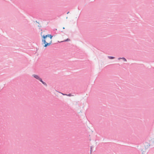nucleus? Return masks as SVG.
Wrapping results in <instances>:
<instances>
[{"label": "nucleus", "instance_id": "obj_6", "mask_svg": "<svg viewBox=\"0 0 154 154\" xmlns=\"http://www.w3.org/2000/svg\"><path fill=\"white\" fill-rule=\"evenodd\" d=\"M53 37V35L51 34H49V37L50 38V39L51 40L52 39V38Z\"/></svg>", "mask_w": 154, "mask_h": 154}, {"label": "nucleus", "instance_id": "obj_5", "mask_svg": "<svg viewBox=\"0 0 154 154\" xmlns=\"http://www.w3.org/2000/svg\"><path fill=\"white\" fill-rule=\"evenodd\" d=\"M108 57L109 59H112L115 58V57H112V56H108Z\"/></svg>", "mask_w": 154, "mask_h": 154}, {"label": "nucleus", "instance_id": "obj_10", "mask_svg": "<svg viewBox=\"0 0 154 154\" xmlns=\"http://www.w3.org/2000/svg\"><path fill=\"white\" fill-rule=\"evenodd\" d=\"M91 150H92V148L91 147Z\"/></svg>", "mask_w": 154, "mask_h": 154}, {"label": "nucleus", "instance_id": "obj_2", "mask_svg": "<svg viewBox=\"0 0 154 154\" xmlns=\"http://www.w3.org/2000/svg\"><path fill=\"white\" fill-rule=\"evenodd\" d=\"M35 78L37 79L39 81H40V80H41L42 79L40 78L39 76L37 75H32Z\"/></svg>", "mask_w": 154, "mask_h": 154}, {"label": "nucleus", "instance_id": "obj_11", "mask_svg": "<svg viewBox=\"0 0 154 154\" xmlns=\"http://www.w3.org/2000/svg\"><path fill=\"white\" fill-rule=\"evenodd\" d=\"M62 94L63 95H67V94Z\"/></svg>", "mask_w": 154, "mask_h": 154}, {"label": "nucleus", "instance_id": "obj_8", "mask_svg": "<svg viewBox=\"0 0 154 154\" xmlns=\"http://www.w3.org/2000/svg\"><path fill=\"white\" fill-rule=\"evenodd\" d=\"M66 95L69 96H72V95L71 94H67Z\"/></svg>", "mask_w": 154, "mask_h": 154}, {"label": "nucleus", "instance_id": "obj_14", "mask_svg": "<svg viewBox=\"0 0 154 154\" xmlns=\"http://www.w3.org/2000/svg\"><path fill=\"white\" fill-rule=\"evenodd\" d=\"M63 29H65V28H64V27H63Z\"/></svg>", "mask_w": 154, "mask_h": 154}, {"label": "nucleus", "instance_id": "obj_12", "mask_svg": "<svg viewBox=\"0 0 154 154\" xmlns=\"http://www.w3.org/2000/svg\"><path fill=\"white\" fill-rule=\"evenodd\" d=\"M36 22L37 23H39L37 22V21H36Z\"/></svg>", "mask_w": 154, "mask_h": 154}, {"label": "nucleus", "instance_id": "obj_7", "mask_svg": "<svg viewBox=\"0 0 154 154\" xmlns=\"http://www.w3.org/2000/svg\"><path fill=\"white\" fill-rule=\"evenodd\" d=\"M70 40L69 38H67V39L64 40V41H63V42H67V41H70Z\"/></svg>", "mask_w": 154, "mask_h": 154}, {"label": "nucleus", "instance_id": "obj_9", "mask_svg": "<svg viewBox=\"0 0 154 154\" xmlns=\"http://www.w3.org/2000/svg\"><path fill=\"white\" fill-rule=\"evenodd\" d=\"M49 34H48L47 35H45V36L47 37H49Z\"/></svg>", "mask_w": 154, "mask_h": 154}, {"label": "nucleus", "instance_id": "obj_4", "mask_svg": "<svg viewBox=\"0 0 154 154\" xmlns=\"http://www.w3.org/2000/svg\"><path fill=\"white\" fill-rule=\"evenodd\" d=\"M118 59L119 60L120 59H122L125 61H127L125 57H119V58H118Z\"/></svg>", "mask_w": 154, "mask_h": 154}, {"label": "nucleus", "instance_id": "obj_1", "mask_svg": "<svg viewBox=\"0 0 154 154\" xmlns=\"http://www.w3.org/2000/svg\"><path fill=\"white\" fill-rule=\"evenodd\" d=\"M42 37L43 38L42 40V44H45V45H44V47H46L48 46H49L51 44L52 42V40H51L48 43L46 41V39L47 37L45 35H43L42 36Z\"/></svg>", "mask_w": 154, "mask_h": 154}, {"label": "nucleus", "instance_id": "obj_13", "mask_svg": "<svg viewBox=\"0 0 154 154\" xmlns=\"http://www.w3.org/2000/svg\"><path fill=\"white\" fill-rule=\"evenodd\" d=\"M69 11H68V12L67 13V14H69Z\"/></svg>", "mask_w": 154, "mask_h": 154}, {"label": "nucleus", "instance_id": "obj_3", "mask_svg": "<svg viewBox=\"0 0 154 154\" xmlns=\"http://www.w3.org/2000/svg\"><path fill=\"white\" fill-rule=\"evenodd\" d=\"M40 81L41 82L43 85H44L46 86H47V85L46 84V83L45 82H43L42 81V79H41V80H40Z\"/></svg>", "mask_w": 154, "mask_h": 154}]
</instances>
